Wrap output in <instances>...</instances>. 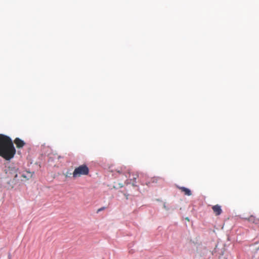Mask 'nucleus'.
I'll return each mask as SVG.
<instances>
[{
    "mask_svg": "<svg viewBox=\"0 0 259 259\" xmlns=\"http://www.w3.org/2000/svg\"><path fill=\"white\" fill-rule=\"evenodd\" d=\"M163 179L159 177H154L151 178L149 181L146 182V184L147 186H150L151 183H157L158 181H163Z\"/></svg>",
    "mask_w": 259,
    "mask_h": 259,
    "instance_id": "39448f33",
    "label": "nucleus"
},
{
    "mask_svg": "<svg viewBox=\"0 0 259 259\" xmlns=\"http://www.w3.org/2000/svg\"><path fill=\"white\" fill-rule=\"evenodd\" d=\"M212 209L216 215H220L223 211L221 206L219 204L213 206Z\"/></svg>",
    "mask_w": 259,
    "mask_h": 259,
    "instance_id": "423d86ee",
    "label": "nucleus"
},
{
    "mask_svg": "<svg viewBox=\"0 0 259 259\" xmlns=\"http://www.w3.org/2000/svg\"><path fill=\"white\" fill-rule=\"evenodd\" d=\"M14 142L16 145L17 147L19 148H22L26 144L23 140H21L19 138H16L14 140Z\"/></svg>",
    "mask_w": 259,
    "mask_h": 259,
    "instance_id": "6e6552de",
    "label": "nucleus"
},
{
    "mask_svg": "<svg viewBox=\"0 0 259 259\" xmlns=\"http://www.w3.org/2000/svg\"><path fill=\"white\" fill-rule=\"evenodd\" d=\"M136 179L137 177H133V178L127 179L125 181V183L126 185L132 184L133 186L136 187L137 186V185H136Z\"/></svg>",
    "mask_w": 259,
    "mask_h": 259,
    "instance_id": "1a4fd4ad",
    "label": "nucleus"
},
{
    "mask_svg": "<svg viewBox=\"0 0 259 259\" xmlns=\"http://www.w3.org/2000/svg\"><path fill=\"white\" fill-rule=\"evenodd\" d=\"M105 208H106V207L105 206L102 207L97 210V212L102 211V210H104Z\"/></svg>",
    "mask_w": 259,
    "mask_h": 259,
    "instance_id": "9b49d317",
    "label": "nucleus"
},
{
    "mask_svg": "<svg viewBox=\"0 0 259 259\" xmlns=\"http://www.w3.org/2000/svg\"><path fill=\"white\" fill-rule=\"evenodd\" d=\"M89 171V168L86 164L81 165L75 168L73 172V177L75 178L77 176L88 175Z\"/></svg>",
    "mask_w": 259,
    "mask_h": 259,
    "instance_id": "7ed1b4c3",
    "label": "nucleus"
},
{
    "mask_svg": "<svg viewBox=\"0 0 259 259\" xmlns=\"http://www.w3.org/2000/svg\"><path fill=\"white\" fill-rule=\"evenodd\" d=\"M16 152L12 139L6 135H0V156L7 161L12 159Z\"/></svg>",
    "mask_w": 259,
    "mask_h": 259,
    "instance_id": "f257e3e1",
    "label": "nucleus"
},
{
    "mask_svg": "<svg viewBox=\"0 0 259 259\" xmlns=\"http://www.w3.org/2000/svg\"><path fill=\"white\" fill-rule=\"evenodd\" d=\"M33 176V174L30 171H26L25 172H18V177H22L23 178L26 179V180H29Z\"/></svg>",
    "mask_w": 259,
    "mask_h": 259,
    "instance_id": "20e7f679",
    "label": "nucleus"
},
{
    "mask_svg": "<svg viewBox=\"0 0 259 259\" xmlns=\"http://www.w3.org/2000/svg\"><path fill=\"white\" fill-rule=\"evenodd\" d=\"M18 169L13 164L11 163L9 161H7L5 164L3 170L7 175V177L10 179L7 181V183L12 187L19 181Z\"/></svg>",
    "mask_w": 259,
    "mask_h": 259,
    "instance_id": "f03ea898",
    "label": "nucleus"
},
{
    "mask_svg": "<svg viewBox=\"0 0 259 259\" xmlns=\"http://www.w3.org/2000/svg\"><path fill=\"white\" fill-rule=\"evenodd\" d=\"M128 195H129V194L127 193H124V196L125 197L126 200H127L128 199Z\"/></svg>",
    "mask_w": 259,
    "mask_h": 259,
    "instance_id": "ddd939ff",
    "label": "nucleus"
},
{
    "mask_svg": "<svg viewBox=\"0 0 259 259\" xmlns=\"http://www.w3.org/2000/svg\"><path fill=\"white\" fill-rule=\"evenodd\" d=\"M8 257H9V259H11V254L10 253L9 254Z\"/></svg>",
    "mask_w": 259,
    "mask_h": 259,
    "instance_id": "2eb2a0df",
    "label": "nucleus"
},
{
    "mask_svg": "<svg viewBox=\"0 0 259 259\" xmlns=\"http://www.w3.org/2000/svg\"><path fill=\"white\" fill-rule=\"evenodd\" d=\"M117 172L119 174H123L125 175V177L127 178L128 176L127 175L130 176V172L126 173L125 170H123L122 168H121L120 170H117Z\"/></svg>",
    "mask_w": 259,
    "mask_h": 259,
    "instance_id": "9d476101",
    "label": "nucleus"
},
{
    "mask_svg": "<svg viewBox=\"0 0 259 259\" xmlns=\"http://www.w3.org/2000/svg\"><path fill=\"white\" fill-rule=\"evenodd\" d=\"M71 175V172H69L68 171L67 172V174L66 175V177H70V176Z\"/></svg>",
    "mask_w": 259,
    "mask_h": 259,
    "instance_id": "4468645a",
    "label": "nucleus"
},
{
    "mask_svg": "<svg viewBox=\"0 0 259 259\" xmlns=\"http://www.w3.org/2000/svg\"><path fill=\"white\" fill-rule=\"evenodd\" d=\"M178 189L181 190L184 193L185 195L187 196H191L192 195L191 190L187 187L184 186H178Z\"/></svg>",
    "mask_w": 259,
    "mask_h": 259,
    "instance_id": "0eeeda50",
    "label": "nucleus"
},
{
    "mask_svg": "<svg viewBox=\"0 0 259 259\" xmlns=\"http://www.w3.org/2000/svg\"><path fill=\"white\" fill-rule=\"evenodd\" d=\"M249 221L250 222H254V219L253 216H251L250 218H249Z\"/></svg>",
    "mask_w": 259,
    "mask_h": 259,
    "instance_id": "f8f14e48",
    "label": "nucleus"
}]
</instances>
